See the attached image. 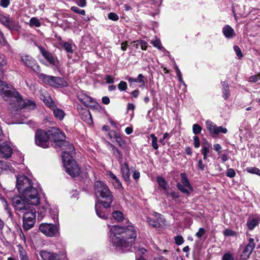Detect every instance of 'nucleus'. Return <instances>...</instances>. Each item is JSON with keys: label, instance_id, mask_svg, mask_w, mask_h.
<instances>
[{"label": "nucleus", "instance_id": "69168bd1", "mask_svg": "<svg viewBox=\"0 0 260 260\" xmlns=\"http://www.w3.org/2000/svg\"><path fill=\"white\" fill-rule=\"evenodd\" d=\"M77 4L81 7H84L86 5V0H78L77 2Z\"/></svg>", "mask_w": 260, "mask_h": 260}, {"label": "nucleus", "instance_id": "ddd939ff", "mask_svg": "<svg viewBox=\"0 0 260 260\" xmlns=\"http://www.w3.org/2000/svg\"><path fill=\"white\" fill-rule=\"evenodd\" d=\"M32 185L31 180L25 175H20L17 178L16 188L21 194Z\"/></svg>", "mask_w": 260, "mask_h": 260}, {"label": "nucleus", "instance_id": "37998d69", "mask_svg": "<svg viewBox=\"0 0 260 260\" xmlns=\"http://www.w3.org/2000/svg\"><path fill=\"white\" fill-rule=\"evenodd\" d=\"M71 10L77 14H79L82 15H84L85 14V11L84 10L80 9L76 6L72 7Z\"/></svg>", "mask_w": 260, "mask_h": 260}, {"label": "nucleus", "instance_id": "79ce46f5", "mask_svg": "<svg viewBox=\"0 0 260 260\" xmlns=\"http://www.w3.org/2000/svg\"><path fill=\"white\" fill-rule=\"evenodd\" d=\"M202 127L198 124H194L192 126V131L194 134L197 135L201 133Z\"/></svg>", "mask_w": 260, "mask_h": 260}, {"label": "nucleus", "instance_id": "a211bd4d", "mask_svg": "<svg viewBox=\"0 0 260 260\" xmlns=\"http://www.w3.org/2000/svg\"><path fill=\"white\" fill-rule=\"evenodd\" d=\"M255 246V244L254 242V239L250 238L248 240V243L244 247L242 253L240 255L241 259L242 260H247L249 258Z\"/></svg>", "mask_w": 260, "mask_h": 260}, {"label": "nucleus", "instance_id": "bf43d9fd", "mask_svg": "<svg viewBox=\"0 0 260 260\" xmlns=\"http://www.w3.org/2000/svg\"><path fill=\"white\" fill-rule=\"evenodd\" d=\"M194 146L196 148H199L200 146V142L199 138L198 136L193 137Z\"/></svg>", "mask_w": 260, "mask_h": 260}, {"label": "nucleus", "instance_id": "8fccbe9b", "mask_svg": "<svg viewBox=\"0 0 260 260\" xmlns=\"http://www.w3.org/2000/svg\"><path fill=\"white\" fill-rule=\"evenodd\" d=\"M226 175L230 178H233L236 175V172L233 169H229L227 170Z\"/></svg>", "mask_w": 260, "mask_h": 260}, {"label": "nucleus", "instance_id": "bb28decb", "mask_svg": "<svg viewBox=\"0 0 260 260\" xmlns=\"http://www.w3.org/2000/svg\"><path fill=\"white\" fill-rule=\"evenodd\" d=\"M109 146L111 148L113 154L116 157L118 161L120 162L122 161L123 158V155L122 152L117 149L115 146L112 144L109 143Z\"/></svg>", "mask_w": 260, "mask_h": 260}, {"label": "nucleus", "instance_id": "5701e85b", "mask_svg": "<svg viewBox=\"0 0 260 260\" xmlns=\"http://www.w3.org/2000/svg\"><path fill=\"white\" fill-rule=\"evenodd\" d=\"M0 22L9 29L13 28V21L4 15H0Z\"/></svg>", "mask_w": 260, "mask_h": 260}, {"label": "nucleus", "instance_id": "5fc2aeb1", "mask_svg": "<svg viewBox=\"0 0 260 260\" xmlns=\"http://www.w3.org/2000/svg\"><path fill=\"white\" fill-rule=\"evenodd\" d=\"M48 208H46L44 207H42L41 208L39 209V210L38 211L39 216H40L41 218L45 216V213L46 212L47 209Z\"/></svg>", "mask_w": 260, "mask_h": 260}, {"label": "nucleus", "instance_id": "412c9836", "mask_svg": "<svg viewBox=\"0 0 260 260\" xmlns=\"http://www.w3.org/2000/svg\"><path fill=\"white\" fill-rule=\"evenodd\" d=\"M121 172L123 179L126 182L129 181L130 173L128 165L126 162L121 165Z\"/></svg>", "mask_w": 260, "mask_h": 260}, {"label": "nucleus", "instance_id": "c756f323", "mask_svg": "<svg viewBox=\"0 0 260 260\" xmlns=\"http://www.w3.org/2000/svg\"><path fill=\"white\" fill-rule=\"evenodd\" d=\"M113 218L118 222L123 220L124 217L123 213L119 211H115L112 213Z\"/></svg>", "mask_w": 260, "mask_h": 260}, {"label": "nucleus", "instance_id": "de8ad7c7", "mask_svg": "<svg viewBox=\"0 0 260 260\" xmlns=\"http://www.w3.org/2000/svg\"><path fill=\"white\" fill-rule=\"evenodd\" d=\"M175 243L178 245H180L184 242V239L182 236H177L174 238Z\"/></svg>", "mask_w": 260, "mask_h": 260}, {"label": "nucleus", "instance_id": "338daca9", "mask_svg": "<svg viewBox=\"0 0 260 260\" xmlns=\"http://www.w3.org/2000/svg\"><path fill=\"white\" fill-rule=\"evenodd\" d=\"M7 42L5 39L4 35H3V32H2V36H0V44L4 46V45H6L7 44Z\"/></svg>", "mask_w": 260, "mask_h": 260}, {"label": "nucleus", "instance_id": "58836bf2", "mask_svg": "<svg viewBox=\"0 0 260 260\" xmlns=\"http://www.w3.org/2000/svg\"><path fill=\"white\" fill-rule=\"evenodd\" d=\"M175 69L176 70L177 76L178 78L179 82L180 83H182L184 85H185V83L183 81L181 73L179 69L176 65H175Z\"/></svg>", "mask_w": 260, "mask_h": 260}, {"label": "nucleus", "instance_id": "4d7b16f0", "mask_svg": "<svg viewBox=\"0 0 260 260\" xmlns=\"http://www.w3.org/2000/svg\"><path fill=\"white\" fill-rule=\"evenodd\" d=\"M144 76L142 74H140L137 78H135L136 82L141 83L143 84V85H145L144 81L143 80Z\"/></svg>", "mask_w": 260, "mask_h": 260}, {"label": "nucleus", "instance_id": "864d4df0", "mask_svg": "<svg viewBox=\"0 0 260 260\" xmlns=\"http://www.w3.org/2000/svg\"><path fill=\"white\" fill-rule=\"evenodd\" d=\"M223 234L225 236H234L236 235V233L230 229H226L223 232Z\"/></svg>", "mask_w": 260, "mask_h": 260}, {"label": "nucleus", "instance_id": "a18cd8bd", "mask_svg": "<svg viewBox=\"0 0 260 260\" xmlns=\"http://www.w3.org/2000/svg\"><path fill=\"white\" fill-rule=\"evenodd\" d=\"M7 63V60L6 56L0 53V66L1 67L5 66Z\"/></svg>", "mask_w": 260, "mask_h": 260}, {"label": "nucleus", "instance_id": "b1692460", "mask_svg": "<svg viewBox=\"0 0 260 260\" xmlns=\"http://www.w3.org/2000/svg\"><path fill=\"white\" fill-rule=\"evenodd\" d=\"M51 110L52 111L55 118L59 120H62L64 118L65 116L64 112L62 110L58 108L56 105L54 106V108H51Z\"/></svg>", "mask_w": 260, "mask_h": 260}, {"label": "nucleus", "instance_id": "c9c22d12", "mask_svg": "<svg viewBox=\"0 0 260 260\" xmlns=\"http://www.w3.org/2000/svg\"><path fill=\"white\" fill-rule=\"evenodd\" d=\"M63 48L68 53H72L73 52L72 46L69 42H66L64 43Z\"/></svg>", "mask_w": 260, "mask_h": 260}, {"label": "nucleus", "instance_id": "a878e982", "mask_svg": "<svg viewBox=\"0 0 260 260\" xmlns=\"http://www.w3.org/2000/svg\"><path fill=\"white\" fill-rule=\"evenodd\" d=\"M78 98L85 106H87L89 104L93 103V100L90 96L80 94Z\"/></svg>", "mask_w": 260, "mask_h": 260}, {"label": "nucleus", "instance_id": "09e8293b", "mask_svg": "<svg viewBox=\"0 0 260 260\" xmlns=\"http://www.w3.org/2000/svg\"><path fill=\"white\" fill-rule=\"evenodd\" d=\"M108 17L109 19L113 21H117L119 19L118 16L115 13L111 12L108 15Z\"/></svg>", "mask_w": 260, "mask_h": 260}, {"label": "nucleus", "instance_id": "20e7f679", "mask_svg": "<svg viewBox=\"0 0 260 260\" xmlns=\"http://www.w3.org/2000/svg\"><path fill=\"white\" fill-rule=\"evenodd\" d=\"M36 107V103L29 100H23L20 94L18 92V95H15L13 101L10 103L9 108L12 111H18L23 108L34 109Z\"/></svg>", "mask_w": 260, "mask_h": 260}, {"label": "nucleus", "instance_id": "473e14b6", "mask_svg": "<svg viewBox=\"0 0 260 260\" xmlns=\"http://www.w3.org/2000/svg\"><path fill=\"white\" fill-rule=\"evenodd\" d=\"M114 140L117 142V144L120 147H122L123 144V141L120 137V136L114 132V136L113 137Z\"/></svg>", "mask_w": 260, "mask_h": 260}, {"label": "nucleus", "instance_id": "2eb2a0df", "mask_svg": "<svg viewBox=\"0 0 260 260\" xmlns=\"http://www.w3.org/2000/svg\"><path fill=\"white\" fill-rule=\"evenodd\" d=\"M206 125L207 129L212 136H217L220 133L226 134L228 132V129L226 128L221 126H217L210 120L206 121Z\"/></svg>", "mask_w": 260, "mask_h": 260}, {"label": "nucleus", "instance_id": "aec40b11", "mask_svg": "<svg viewBox=\"0 0 260 260\" xmlns=\"http://www.w3.org/2000/svg\"><path fill=\"white\" fill-rule=\"evenodd\" d=\"M41 51L44 57L48 61L50 64L56 66V59L50 52L43 49H41Z\"/></svg>", "mask_w": 260, "mask_h": 260}, {"label": "nucleus", "instance_id": "4468645a", "mask_svg": "<svg viewBox=\"0 0 260 260\" xmlns=\"http://www.w3.org/2000/svg\"><path fill=\"white\" fill-rule=\"evenodd\" d=\"M40 256L43 260H65L66 255L64 252L60 251L58 254L42 250L40 252Z\"/></svg>", "mask_w": 260, "mask_h": 260}, {"label": "nucleus", "instance_id": "774afa93", "mask_svg": "<svg viewBox=\"0 0 260 260\" xmlns=\"http://www.w3.org/2000/svg\"><path fill=\"white\" fill-rule=\"evenodd\" d=\"M198 166L199 169L202 171L204 170L205 168V165L203 164V161L201 159H200L199 160Z\"/></svg>", "mask_w": 260, "mask_h": 260}, {"label": "nucleus", "instance_id": "c03bdc74", "mask_svg": "<svg viewBox=\"0 0 260 260\" xmlns=\"http://www.w3.org/2000/svg\"><path fill=\"white\" fill-rule=\"evenodd\" d=\"M230 91L229 89V85L226 84V87L223 88V97L225 100H226L230 96Z\"/></svg>", "mask_w": 260, "mask_h": 260}, {"label": "nucleus", "instance_id": "49530a36", "mask_svg": "<svg viewBox=\"0 0 260 260\" xmlns=\"http://www.w3.org/2000/svg\"><path fill=\"white\" fill-rule=\"evenodd\" d=\"M129 250L132 251H139L142 254H144L146 251V250L145 248L136 246H134L132 249L129 248Z\"/></svg>", "mask_w": 260, "mask_h": 260}, {"label": "nucleus", "instance_id": "c85d7f7f", "mask_svg": "<svg viewBox=\"0 0 260 260\" xmlns=\"http://www.w3.org/2000/svg\"><path fill=\"white\" fill-rule=\"evenodd\" d=\"M109 175L112 180V183L114 186L116 188H120L122 187V184L121 182L112 172H109Z\"/></svg>", "mask_w": 260, "mask_h": 260}, {"label": "nucleus", "instance_id": "9b49d317", "mask_svg": "<svg viewBox=\"0 0 260 260\" xmlns=\"http://www.w3.org/2000/svg\"><path fill=\"white\" fill-rule=\"evenodd\" d=\"M49 136L48 131L45 132L42 129H38L36 132L35 143L37 145L44 148L49 147Z\"/></svg>", "mask_w": 260, "mask_h": 260}, {"label": "nucleus", "instance_id": "1a4fd4ad", "mask_svg": "<svg viewBox=\"0 0 260 260\" xmlns=\"http://www.w3.org/2000/svg\"><path fill=\"white\" fill-rule=\"evenodd\" d=\"M12 202L15 211L20 213H23L32 207L31 204L28 203L25 199L18 196L13 197Z\"/></svg>", "mask_w": 260, "mask_h": 260}, {"label": "nucleus", "instance_id": "603ef678", "mask_svg": "<svg viewBox=\"0 0 260 260\" xmlns=\"http://www.w3.org/2000/svg\"><path fill=\"white\" fill-rule=\"evenodd\" d=\"M260 80V74L254 75L249 78V81L250 82H255Z\"/></svg>", "mask_w": 260, "mask_h": 260}, {"label": "nucleus", "instance_id": "6e6552de", "mask_svg": "<svg viewBox=\"0 0 260 260\" xmlns=\"http://www.w3.org/2000/svg\"><path fill=\"white\" fill-rule=\"evenodd\" d=\"M23 213V228L25 230L27 231L31 229L34 225L36 221V211L32 207Z\"/></svg>", "mask_w": 260, "mask_h": 260}, {"label": "nucleus", "instance_id": "f8f14e48", "mask_svg": "<svg viewBox=\"0 0 260 260\" xmlns=\"http://www.w3.org/2000/svg\"><path fill=\"white\" fill-rule=\"evenodd\" d=\"M180 176L181 182L177 184V188L182 193L189 195L190 192L193 191V188L185 173H182Z\"/></svg>", "mask_w": 260, "mask_h": 260}, {"label": "nucleus", "instance_id": "0e129e2a", "mask_svg": "<svg viewBox=\"0 0 260 260\" xmlns=\"http://www.w3.org/2000/svg\"><path fill=\"white\" fill-rule=\"evenodd\" d=\"M139 45L140 46L141 48L143 50H146L147 49V43L146 42V41H143V40L140 41Z\"/></svg>", "mask_w": 260, "mask_h": 260}, {"label": "nucleus", "instance_id": "cd10ccee", "mask_svg": "<svg viewBox=\"0 0 260 260\" xmlns=\"http://www.w3.org/2000/svg\"><path fill=\"white\" fill-rule=\"evenodd\" d=\"M43 101L45 105L48 106L50 109L52 108H54L56 105L48 93L43 96Z\"/></svg>", "mask_w": 260, "mask_h": 260}, {"label": "nucleus", "instance_id": "680f3d73", "mask_svg": "<svg viewBox=\"0 0 260 260\" xmlns=\"http://www.w3.org/2000/svg\"><path fill=\"white\" fill-rule=\"evenodd\" d=\"M10 4L9 0H1L0 5L3 8H7Z\"/></svg>", "mask_w": 260, "mask_h": 260}, {"label": "nucleus", "instance_id": "4c0bfd02", "mask_svg": "<svg viewBox=\"0 0 260 260\" xmlns=\"http://www.w3.org/2000/svg\"><path fill=\"white\" fill-rule=\"evenodd\" d=\"M118 89L121 91H125L127 88V85L126 82L124 81H121L118 85Z\"/></svg>", "mask_w": 260, "mask_h": 260}, {"label": "nucleus", "instance_id": "f3484780", "mask_svg": "<svg viewBox=\"0 0 260 260\" xmlns=\"http://www.w3.org/2000/svg\"><path fill=\"white\" fill-rule=\"evenodd\" d=\"M21 60L26 66L31 68L35 72L40 71V67L37 63L36 60L31 56L27 55L21 56Z\"/></svg>", "mask_w": 260, "mask_h": 260}, {"label": "nucleus", "instance_id": "052dcab7", "mask_svg": "<svg viewBox=\"0 0 260 260\" xmlns=\"http://www.w3.org/2000/svg\"><path fill=\"white\" fill-rule=\"evenodd\" d=\"M105 80L107 84H111L114 82V78L110 75H106Z\"/></svg>", "mask_w": 260, "mask_h": 260}, {"label": "nucleus", "instance_id": "0eeeda50", "mask_svg": "<svg viewBox=\"0 0 260 260\" xmlns=\"http://www.w3.org/2000/svg\"><path fill=\"white\" fill-rule=\"evenodd\" d=\"M23 198L31 205H38L40 202V195L38 189L34 186V184L21 194Z\"/></svg>", "mask_w": 260, "mask_h": 260}, {"label": "nucleus", "instance_id": "7c9ffc66", "mask_svg": "<svg viewBox=\"0 0 260 260\" xmlns=\"http://www.w3.org/2000/svg\"><path fill=\"white\" fill-rule=\"evenodd\" d=\"M157 181L159 186L162 187L165 190L167 189V183L164 178L162 177H158L157 178Z\"/></svg>", "mask_w": 260, "mask_h": 260}, {"label": "nucleus", "instance_id": "2f4dec72", "mask_svg": "<svg viewBox=\"0 0 260 260\" xmlns=\"http://www.w3.org/2000/svg\"><path fill=\"white\" fill-rule=\"evenodd\" d=\"M147 221L150 225H152L154 228H158L160 226V223L157 219L155 220L150 217H147Z\"/></svg>", "mask_w": 260, "mask_h": 260}, {"label": "nucleus", "instance_id": "9d476101", "mask_svg": "<svg viewBox=\"0 0 260 260\" xmlns=\"http://www.w3.org/2000/svg\"><path fill=\"white\" fill-rule=\"evenodd\" d=\"M39 229L42 233L48 237H55L59 235V227L56 224L42 223Z\"/></svg>", "mask_w": 260, "mask_h": 260}, {"label": "nucleus", "instance_id": "393cba45", "mask_svg": "<svg viewBox=\"0 0 260 260\" xmlns=\"http://www.w3.org/2000/svg\"><path fill=\"white\" fill-rule=\"evenodd\" d=\"M260 221V219L257 217H250L247 220V226L249 230H252L257 226Z\"/></svg>", "mask_w": 260, "mask_h": 260}, {"label": "nucleus", "instance_id": "72a5a7b5", "mask_svg": "<svg viewBox=\"0 0 260 260\" xmlns=\"http://www.w3.org/2000/svg\"><path fill=\"white\" fill-rule=\"evenodd\" d=\"M150 137L152 138V146L155 150H157L158 148V145L157 144V138L154 134H150Z\"/></svg>", "mask_w": 260, "mask_h": 260}, {"label": "nucleus", "instance_id": "7ed1b4c3", "mask_svg": "<svg viewBox=\"0 0 260 260\" xmlns=\"http://www.w3.org/2000/svg\"><path fill=\"white\" fill-rule=\"evenodd\" d=\"M94 189L95 196L97 198L101 197L103 200H99L95 205L96 215L101 218L106 219V216L98 208V203L102 205L104 208H109L113 201V196L109 189V187L104 182L96 181L94 183Z\"/></svg>", "mask_w": 260, "mask_h": 260}, {"label": "nucleus", "instance_id": "a19ab883", "mask_svg": "<svg viewBox=\"0 0 260 260\" xmlns=\"http://www.w3.org/2000/svg\"><path fill=\"white\" fill-rule=\"evenodd\" d=\"M151 43L156 48H158L159 50L162 49V47L161 45L160 41L158 39H155L154 40H152L151 42Z\"/></svg>", "mask_w": 260, "mask_h": 260}, {"label": "nucleus", "instance_id": "f03ea898", "mask_svg": "<svg viewBox=\"0 0 260 260\" xmlns=\"http://www.w3.org/2000/svg\"><path fill=\"white\" fill-rule=\"evenodd\" d=\"M110 228V238L113 245L121 249L123 252L132 248L137 237L135 228L129 225L127 226H120L117 225H108Z\"/></svg>", "mask_w": 260, "mask_h": 260}, {"label": "nucleus", "instance_id": "e433bc0d", "mask_svg": "<svg viewBox=\"0 0 260 260\" xmlns=\"http://www.w3.org/2000/svg\"><path fill=\"white\" fill-rule=\"evenodd\" d=\"M29 24L30 26H35L36 27H39L41 25V23L36 18L32 17L30 19Z\"/></svg>", "mask_w": 260, "mask_h": 260}, {"label": "nucleus", "instance_id": "6e6d98bb", "mask_svg": "<svg viewBox=\"0 0 260 260\" xmlns=\"http://www.w3.org/2000/svg\"><path fill=\"white\" fill-rule=\"evenodd\" d=\"M222 260H234V257L230 253H225L222 256Z\"/></svg>", "mask_w": 260, "mask_h": 260}, {"label": "nucleus", "instance_id": "e2e57ef3", "mask_svg": "<svg viewBox=\"0 0 260 260\" xmlns=\"http://www.w3.org/2000/svg\"><path fill=\"white\" fill-rule=\"evenodd\" d=\"M258 168L255 167H248L246 168V171L251 174H256Z\"/></svg>", "mask_w": 260, "mask_h": 260}, {"label": "nucleus", "instance_id": "13d9d810", "mask_svg": "<svg viewBox=\"0 0 260 260\" xmlns=\"http://www.w3.org/2000/svg\"><path fill=\"white\" fill-rule=\"evenodd\" d=\"M205 230L204 228H201L199 229L198 232L196 233V236L199 238H201L204 234H205Z\"/></svg>", "mask_w": 260, "mask_h": 260}, {"label": "nucleus", "instance_id": "ea45409f", "mask_svg": "<svg viewBox=\"0 0 260 260\" xmlns=\"http://www.w3.org/2000/svg\"><path fill=\"white\" fill-rule=\"evenodd\" d=\"M9 169V165L7 162L0 160V172Z\"/></svg>", "mask_w": 260, "mask_h": 260}, {"label": "nucleus", "instance_id": "39448f33", "mask_svg": "<svg viewBox=\"0 0 260 260\" xmlns=\"http://www.w3.org/2000/svg\"><path fill=\"white\" fill-rule=\"evenodd\" d=\"M38 77L44 83L55 88H61L68 86L67 82L61 77L49 76L43 73L39 74Z\"/></svg>", "mask_w": 260, "mask_h": 260}, {"label": "nucleus", "instance_id": "dca6fc26", "mask_svg": "<svg viewBox=\"0 0 260 260\" xmlns=\"http://www.w3.org/2000/svg\"><path fill=\"white\" fill-rule=\"evenodd\" d=\"M13 153V149L7 142L0 140V158L8 159Z\"/></svg>", "mask_w": 260, "mask_h": 260}, {"label": "nucleus", "instance_id": "3c124183", "mask_svg": "<svg viewBox=\"0 0 260 260\" xmlns=\"http://www.w3.org/2000/svg\"><path fill=\"white\" fill-rule=\"evenodd\" d=\"M234 50L239 59L243 56L241 49L238 46H234Z\"/></svg>", "mask_w": 260, "mask_h": 260}, {"label": "nucleus", "instance_id": "6ab92c4d", "mask_svg": "<svg viewBox=\"0 0 260 260\" xmlns=\"http://www.w3.org/2000/svg\"><path fill=\"white\" fill-rule=\"evenodd\" d=\"M77 110L84 121L89 124L92 123V117L89 110L83 109L80 105H77Z\"/></svg>", "mask_w": 260, "mask_h": 260}, {"label": "nucleus", "instance_id": "f704fd0d", "mask_svg": "<svg viewBox=\"0 0 260 260\" xmlns=\"http://www.w3.org/2000/svg\"><path fill=\"white\" fill-rule=\"evenodd\" d=\"M203 148L201 150L202 153H209L210 152V149L211 145L208 142L204 143L202 146Z\"/></svg>", "mask_w": 260, "mask_h": 260}, {"label": "nucleus", "instance_id": "423d86ee", "mask_svg": "<svg viewBox=\"0 0 260 260\" xmlns=\"http://www.w3.org/2000/svg\"><path fill=\"white\" fill-rule=\"evenodd\" d=\"M0 94L3 96L4 100L9 105H10L15 95H18V91L15 89H11L10 86H9L6 82L0 81Z\"/></svg>", "mask_w": 260, "mask_h": 260}, {"label": "nucleus", "instance_id": "4be33fe9", "mask_svg": "<svg viewBox=\"0 0 260 260\" xmlns=\"http://www.w3.org/2000/svg\"><path fill=\"white\" fill-rule=\"evenodd\" d=\"M222 32L225 38L231 39L235 36L234 29L229 25H226L222 28Z\"/></svg>", "mask_w": 260, "mask_h": 260}, {"label": "nucleus", "instance_id": "f257e3e1", "mask_svg": "<svg viewBox=\"0 0 260 260\" xmlns=\"http://www.w3.org/2000/svg\"><path fill=\"white\" fill-rule=\"evenodd\" d=\"M49 140H53L56 146L61 148L62 159L66 172L72 177L78 176L80 173V168L76 161L73 159L72 155L75 153L73 145L65 140L64 133L57 128L51 127L48 131Z\"/></svg>", "mask_w": 260, "mask_h": 260}]
</instances>
